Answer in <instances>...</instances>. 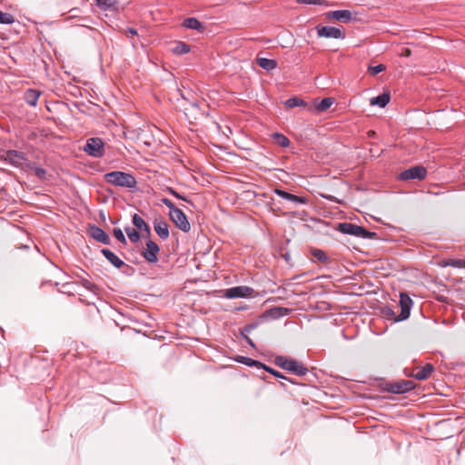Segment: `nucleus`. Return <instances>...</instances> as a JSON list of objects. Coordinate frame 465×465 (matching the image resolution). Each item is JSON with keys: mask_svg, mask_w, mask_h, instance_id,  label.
Returning <instances> with one entry per match:
<instances>
[{"mask_svg": "<svg viewBox=\"0 0 465 465\" xmlns=\"http://www.w3.org/2000/svg\"><path fill=\"white\" fill-rule=\"evenodd\" d=\"M105 183L114 186L122 187L134 192L137 189L136 178L130 173L123 171H113L104 175Z\"/></svg>", "mask_w": 465, "mask_h": 465, "instance_id": "1", "label": "nucleus"}, {"mask_svg": "<svg viewBox=\"0 0 465 465\" xmlns=\"http://www.w3.org/2000/svg\"><path fill=\"white\" fill-rule=\"evenodd\" d=\"M274 362L280 368L291 371L298 376H304L309 371V370L303 364L294 359L288 358L286 356H276Z\"/></svg>", "mask_w": 465, "mask_h": 465, "instance_id": "2", "label": "nucleus"}, {"mask_svg": "<svg viewBox=\"0 0 465 465\" xmlns=\"http://www.w3.org/2000/svg\"><path fill=\"white\" fill-rule=\"evenodd\" d=\"M338 230L343 234L352 235L361 239H374L376 237V232L367 231L364 227L351 223H339Z\"/></svg>", "mask_w": 465, "mask_h": 465, "instance_id": "3", "label": "nucleus"}, {"mask_svg": "<svg viewBox=\"0 0 465 465\" xmlns=\"http://www.w3.org/2000/svg\"><path fill=\"white\" fill-rule=\"evenodd\" d=\"M84 151L90 156L100 158L104 155V143L99 137L87 139Z\"/></svg>", "mask_w": 465, "mask_h": 465, "instance_id": "4", "label": "nucleus"}, {"mask_svg": "<svg viewBox=\"0 0 465 465\" xmlns=\"http://www.w3.org/2000/svg\"><path fill=\"white\" fill-rule=\"evenodd\" d=\"M414 387L415 385L412 381L400 380L387 382L385 384L384 390L391 393L402 394L411 391L412 389H414Z\"/></svg>", "mask_w": 465, "mask_h": 465, "instance_id": "5", "label": "nucleus"}, {"mask_svg": "<svg viewBox=\"0 0 465 465\" xmlns=\"http://www.w3.org/2000/svg\"><path fill=\"white\" fill-rule=\"evenodd\" d=\"M426 175V168L421 165H416L401 172L399 174V179L401 181H409L414 179L421 181L425 179Z\"/></svg>", "mask_w": 465, "mask_h": 465, "instance_id": "6", "label": "nucleus"}, {"mask_svg": "<svg viewBox=\"0 0 465 465\" xmlns=\"http://www.w3.org/2000/svg\"><path fill=\"white\" fill-rule=\"evenodd\" d=\"M317 35L319 37L344 39L345 33L338 27L329 25H317Z\"/></svg>", "mask_w": 465, "mask_h": 465, "instance_id": "7", "label": "nucleus"}, {"mask_svg": "<svg viewBox=\"0 0 465 465\" xmlns=\"http://www.w3.org/2000/svg\"><path fill=\"white\" fill-rule=\"evenodd\" d=\"M2 159L10 165L22 168L23 163L26 161L25 154L16 150H8L3 154Z\"/></svg>", "mask_w": 465, "mask_h": 465, "instance_id": "8", "label": "nucleus"}, {"mask_svg": "<svg viewBox=\"0 0 465 465\" xmlns=\"http://www.w3.org/2000/svg\"><path fill=\"white\" fill-rule=\"evenodd\" d=\"M170 219L172 222L183 232H187L191 229L190 223L187 219L185 213L180 209L173 211V213H169Z\"/></svg>", "mask_w": 465, "mask_h": 465, "instance_id": "9", "label": "nucleus"}, {"mask_svg": "<svg viewBox=\"0 0 465 465\" xmlns=\"http://www.w3.org/2000/svg\"><path fill=\"white\" fill-rule=\"evenodd\" d=\"M254 290L249 286H236L225 291L224 297L228 299L248 298L252 296Z\"/></svg>", "mask_w": 465, "mask_h": 465, "instance_id": "10", "label": "nucleus"}, {"mask_svg": "<svg viewBox=\"0 0 465 465\" xmlns=\"http://www.w3.org/2000/svg\"><path fill=\"white\" fill-rule=\"evenodd\" d=\"M400 306L401 313L397 316L395 322L404 321L410 317L412 300L407 293L401 292L400 294Z\"/></svg>", "mask_w": 465, "mask_h": 465, "instance_id": "11", "label": "nucleus"}, {"mask_svg": "<svg viewBox=\"0 0 465 465\" xmlns=\"http://www.w3.org/2000/svg\"><path fill=\"white\" fill-rule=\"evenodd\" d=\"M160 249L159 246L153 241L146 242V249L142 252V256L149 262L155 263L158 262L157 254Z\"/></svg>", "mask_w": 465, "mask_h": 465, "instance_id": "12", "label": "nucleus"}, {"mask_svg": "<svg viewBox=\"0 0 465 465\" xmlns=\"http://www.w3.org/2000/svg\"><path fill=\"white\" fill-rule=\"evenodd\" d=\"M274 193L284 200L293 203L294 204H306L308 203V199L306 197L298 196L282 189H274Z\"/></svg>", "mask_w": 465, "mask_h": 465, "instance_id": "13", "label": "nucleus"}, {"mask_svg": "<svg viewBox=\"0 0 465 465\" xmlns=\"http://www.w3.org/2000/svg\"><path fill=\"white\" fill-rule=\"evenodd\" d=\"M328 19H334L342 23H349L352 20V14L350 10H334L326 13Z\"/></svg>", "mask_w": 465, "mask_h": 465, "instance_id": "14", "label": "nucleus"}, {"mask_svg": "<svg viewBox=\"0 0 465 465\" xmlns=\"http://www.w3.org/2000/svg\"><path fill=\"white\" fill-rule=\"evenodd\" d=\"M90 235L97 242L104 244H110L109 235L100 227L92 225L89 229Z\"/></svg>", "mask_w": 465, "mask_h": 465, "instance_id": "15", "label": "nucleus"}, {"mask_svg": "<svg viewBox=\"0 0 465 465\" xmlns=\"http://www.w3.org/2000/svg\"><path fill=\"white\" fill-rule=\"evenodd\" d=\"M334 104V98L326 97L321 101L315 100L313 105L308 107V111L312 112L313 109L317 112H325Z\"/></svg>", "mask_w": 465, "mask_h": 465, "instance_id": "16", "label": "nucleus"}, {"mask_svg": "<svg viewBox=\"0 0 465 465\" xmlns=\"http://www.w3.org/2000/svg\"><path fill=\"white\" fill-rule=\"evenodd\" d=\"M154 231L156 234L162 239L166 240L170 233H169V227L167 223L163 219H155L153 222Z\"/></svg>", "mask_w": 465, "mask_h": 465, "instance_id": "17", "label": "nucleus"}, {"mask_svg": "<svg viewBox=\"0 0 465 465\" xmlns=\"http://www.w3.org/2000/svg\"><path fill=\"white\" fill-rule=\"evenodd\" d=\"M435 368L431 363H427L421 368H418L412 376L418 381H423L430 377Z\"/></svg>", "mask_w": 465, "mask_h": 465, "instance_id": "18", "label": "nucleus"}, {"mask_svg": "<svg viewBox=\"0 0 465 465\" xmlns=\"http://www.w3.org/2000/svg\"><path fill=\"white\" fill-rule=\"evenodd\" d=\"M102 254L106 258V260L113 264L115 268H121L124 262L122 259H120L114 252H113L109 249H102Z\"/></svg>", "mask_w": 465, "mask_h": 465, "instance_id": "19", "label": "nucleus"}, {"mask_svg": "<svg viewBox=\"0 0 465 465\" xmlns=\"http://www.w3.org/2000/svg\"><path fill=\"white\" fill-rule=\"evenodd\" d=\"M183 26L188 29L196 30L200 33H203L205 29L204 25L195 17H189L184 19L183 22Z\"/></svg>", "mask_w": 465, "mask_h": 465, "instance_id": "20", "label": "nucleus"}, {"mask_svg": "<svg viewBox=\"0 0 465 465\" xmlns=\"http://www.w3.org/2000/svg\"><path fill=\"white\" fill-rule=\"evenodd\" d=\"M40 94V91H37L35 89H28L25 93L24 99L28 105L36 106Z\"/></svg>", "mask_w": 465, "mask_h": 465, "instance_id": "21", "label": "nucleus"}, {"mask_svg": "<svg viewBox=\"0 0 465 465\" xmlns=\"http://www.w3.org/2000/svg\"><path fill=\"white\" fill-rule=\"evenodd\" d=\"M257 64L266 71H272L277 68V61L274 59H269L265 57H258L256 59Z\"/></svg>", "mask_w": 465, "mask_h": 465, "instance_id": "22", "label": "nucleus"}, {"mask_svg": "<svg viewBox=\"0 0 465 465\" xmlns=\"http://www.w3.org/2000/svg\"><path fill=\"white\" fill-rule=\"evenodd\" d=\"M390 94L383 93L378 96L372 97L370 100L371 105H377L381 108H384L390 103Z\"/></svg>", "mask_w": 465, "mask_h": 465, "instance_id": "23", "label": "nucleus"}, {"mask_svg": "<svg viewBox=\"0 0 465 465\" xmlns=\"http://www.w3.org/2000/svg\"><path fill=\"white\" fill-rule=\"evenodd\" d=\"M132 223L134 226L140 231H144L148 234H150V227L149 225L144 222V220L137 213H134L132 218Z\"/></svg>", "mask_w": 465, "mask_h": 465, "instance_id": "24", "label": "nucleus"}, {"mask_svg": "<svg viewBox=\"0 0 465 465\" xmlns=\"http://www.w3.org/2000/svg\"><path fill=\"white\" fill-rule=\"evenodd\" d=\"M26 167L32 171H34L35 176L41 180V181H45V180H47V172L45 168H42L40 166L37 165V163H26Z\"/></svg>", "mask_w": 465, "mask_h": 465, "instance_id": "25", "label": "nucleus"}, {"mask_svg": "<svg viewBox=\"0 0 465 465\" xmlns=\"http://www.w3.org/2000/svg\"><path fill=\"white\" fill-rule=\"evenodd\" d=\"M98 7L103 11H114L117 6V0H96Z\"/></svg>", "mask_w": 465, "mask_h": 465, "instance_id": "26", "label": "nucleus"}, {"mask_svg": "<svg viewBox=\"0 0 465 465\" xmlns=\"http://www.w3.org/2000/svg\"><path fill=\"white\" fill-rule=\"evenodd\" d=\"M237 361L249 367H256L257 369H262L263 366L262 362L245 356H239Z\"/></svg>", "mask_w": 465, "mask_h": 465, "instance_id": "27", "label": "nucleus"}, {"mask_svg": "<svg viewBox=\"0 0 465 465\" xmlns=\"http://www.w3.org/2000/svg\"><path fill=\"white\" fill-rule=\"evenodd\" d=\"M284 104L290 108L302 106V107H306L308 109L306 102L297 96H293V97L287 99L285 101Z\"/></svg>", "mask_w": 465, "mask_h": 465, "instance_id": "28", "label": "nucleus"}, {"mask_svg": "<svg viewBox=\"0 0 465 465\" xmlns=\"http://www.w3.org/2000/svg\"><path fill=\"white\" fill-rule=\"evenodd\" d=\"M272 138L274 140V142L279 144L281 147H288L291 144L290 140L282 134L280 133H274L272 134Z\"/></svg>", "mask_w": 465, "mask_h": 465, "instance_id": "29", "label": "nucleus"}, {"mask_svg": "<svg viewBox=\"0 0 465 465\" xmlns=\"http://www.w3.org/2000/svg\"><path fill=\"white\" fill-rule=\"evenodd\" d=\"M311 254L317 262H326L329 261L328 254L321 249H312Z\"/></svg>", "mask_w": 465, "mask_h": 465, "instance_id": "30", "label": "nucleus"}, {"mask_svg": "<svg viewBox=\"0 0 465 465\" xmlns=\"http://www.w3.org/2000/svg\"><path fill=\"white\" fill-rule=\"evenodd\" d=\"M289 312L290 309L284 307H274L269 311L270 315L275 319L287 315Z\"/></svg>", "mask_w": 465, "mask_h": 465, "instance_id": "31", "label": "nucleus"}, {"mask_svg": "<svg viewBox=\"0 0 465 465\" xmlns=\"http://www.w3.org/2000/svg\"><path fill=\"white\" fill-rule=\"evenodd\" d=\"M262 369H263V370H264V371H266L267 372H269V373L272 374V375H273L274 377H276V378H279V379H282V380L288 381H290V382H292V383H295L292 379L285 377V376H284L282 373H281L280 371H276V370H274V369H272V368H271V367H269V366H267V365H265V364H263V366H262Z\"/></svg>", "mask_w": 465, "mask_h": 465, "instance_id": "32", "label": "nucleus"}, {"mask_svg": "<svg viewBox=\"0 0 465 465\" xmlns=\"http://www.w3.org/2000/svg\"><path fill=\"white\" fill-rule=\"evenodd\" d=\"M124 231L132 242H137L140 240V233L137 230L132 227H125Z\"/></svg>", "mask_w": 465, "mask_h": 465, "instance_id": "33", "label": "nucleus"}, {"mask_svg": "<svg viewBox=\"0 0 465 465\" xmlns=\"http://www.w3.org/2000/svg\"><path fill=\"white\" fill-rule=\"evenodd\" d=\"M173 52L179 55L185 54L190 52V46L183 42H178L176 46L173 48Z\"/></svg>", "mask_w": 465, "mask_h": 465, "instance_id": "34", "label": "nucleus"}, {"mask_svg": "<svg viewBox=\"0 0 465 465\" xmlns=\"http://www.w3.org/2000/svg\"><path fill=\"white\" fill-rule=\"evenodd\" d=\"M15 22V17L13 15L9 13H5L0 10V24L2 25H11Z\"/></svg>", "mask_w": 465, "mask_h": 465, "instance_id": "35", "label": "nucleus"}, {"mask_svg": "<svg viewBox=\"0 0 465 465\" xmlns=\"http://www.w3.org/2000/svg\"><path fill=\"white\" fill-rule=\"evenodd\" d=\"M386 67L385 65L380 64H377V65H373V66H369V73L371 75H376L383 71H385Z\"/></svg>", "mask_w": 465, "mask_h": 465, "instance_id": "36", "label": "nucleus"}, {"mask_svg": "<svg viewBox=\"0 0 465 465\" xmlns=\"http://www.w3.org/2000/svg\"><path fill=\"white\" fill-rule=\"evenodd\" d=\"M114 235L121 243L124 245L127 243L126 238L120 228L114 229Z\"/></svg>", "mask_w": 465, "mask_h": 465, "instance_id": "37", "label": "nucleus"}, {"mask_svg": "<svg viewBox=\"0 0 465 465\" xmlns=\"http://www.w3.org/2000/svg\"><path fill=\"white\" fill-rule=\"evenodd\" d=\"M167 192L177 199L190 203V200L186 196L180 194L177 191H175L172 187H167Z\"/></svg>", "mask_w": 465, "mask_h": 465, "instance_id": "38", "label": "nucleus"}, {"mask_svg": "<svg viewBox=\"0 0 465 465\" xmlns=\"http://www.w3.org/2000/svg\"><path fill=\"white\" fill-rule=\"evenodd\" d=\"M81 284L88 291L94 292L96 290V286L87 279H81Z\"/></svg>", "mask_w": 465, "mask_h": 465, "instance_id": "39", "label": "nucleus"}, {"mask_svg": "<svg viewBox=\"0 0 465 465\" xmlns=\"http://www.w3.org/2000/svg\"><path fill=\"white\" fill-rule=\"evenodd\" d=\"M382 313L384 316H386L387 318H390V319H396V313L395 312L393 311L392 308L389 307V306H385L383 309H382Z\"/></svg>", "mask_w": 465, "mask_h": 465, "instance_id": "40", "label": "nucleus"}, {"mask_svg": "<svg viewBox=\"0 0 465 465\" xmlns=\"http://www.w3.org/2000/svg\"><path fill=\"white\" fill-rule=\"evenodd\" d=\"M161 202L169 209V213H173V211L176 210L178 207L169 200L168 198H163Z\"/></svg>", "mask_w": 465, "mask_h": 465, "instance_id": "41", "label": "nucleus"}, {"mask_svg": "<svg viewBox=\"0 0 465 465\" xmlns=\"http://www.w3.org/2000/svg\"><path fill=\"white\" fill-rule=\"evenodd\" d=\"M451 267L453 268H465V260L451 259Z\"/></svg>", "mask_w": 465, "mask_h": 465, "instance_id": "42", "label": "nucleus"}, {"mask_svg": "<svg viewBox=\"0 0 465 465\" xmlns=\"http://www.w3.org/2000/svg\"><path fill=\"white\" fill-rule=\"evenodd\" d=\"M257 327V323H250L245 325L241 331V335H243V332L250 333L252 330H254Z\"/></svg>", "mask_w": 465, "mask_h": 465, "instance_id": "43", "label": "nucleus"}, {"mask_svg": "<svg viewBox=\"0 0 465 465\" xmlns=\"http://www.w3.org/2000/svg\"><path fill=\"white\" fill-rule=\"evenodd\" d=\"M323 0H297L299 4L303 5H321Z\"/></svg>", "mask_w": 465, "mask_h": 465, "instance_id": "44", "label": "nucleus"}, {"mask_svg": "<svg viewBox=\"0 0 465 465\" xmlns=\"http://www.w3.org/2000/svg\"><path fill=\"white\" fill-rule=\"evenodd\" d=\"M439 264L440 267H451V259H443Z\"/></svg>", "mask_w": 465, "mask_h": 465, "instance_id": "45", "label": "nucleus"}, {"mask_svg": "<svg viewBox=\"0 0 465 465\" xmlns=\"http://www.w3.org/2000/svg\"><path fill=\"white\" fill-rule=\"evenodd\" d=\"M127 33H129L130 35H137V31L136 29L134 28H132V27H128L127 30H126Z\"/></svg>", "mask_w": 465, "mask_h": 465, "instance_id": "46", "label": "nucleus"}, {"mask_svg": "<svg viewBox=\"0 0 465 465\" xmlns=\"http://www.w3.org/2000/svg\"><path fill=\"white\" fill-rule=\"evenodd\" d=\"M245 341L251 347L255 348V344L251 338L245 337Z\"/></svg>", "mask_w": 465, "mask_h": 465, "instance_id": "47", "label": "nucleus"}, {"mask_svg": "<svg viewBox=\"0 0 465 465\" xmlns=\"http://www.w3.org/2000/svg\"><path fill=\"white\" fill-rule=\"evenodd\" d=\"M243 339L245 340V337H248L247 333L243 332V335H242Z\"/></svg>", "mask_w": 465, "mask_h": 465, "instance_id": "48", "label": "nucleus"}]
</instances>
